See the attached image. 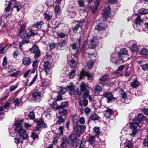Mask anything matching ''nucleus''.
Masks as SVG:
<instances>
[{"label":"nucleus","instance_id":"nucleus-64","mask_svg":"<svg viewBox=\"0 0 148 148\" xmlns=\"http://www.w3.org/2000/svg\"><path fill=\"white\" fill-rule=\"evenodd\" d=\"M141 66L142 67V69L143 71H146L148 70V64L141 65Z\"/></svg>","mask_w":148,"mask_h":148},{"label":"nucleus","instance_id":"nucleus-22","mask_svg":"<svg viewBox=\"0 0 148 148\" xmlns=\"http://www.w3.org/2000/svg\"><path fill=\"white\" fill-rule=\"evenodd\" d=\"M40 50L39 48L36 45H34L29 51L32 53H34Z\"/></svg>","mask_w":148,"mask_h":148},{"label":"nucleus","instance_id":"nucleus-46","mask_svg":"<svg viewBox=\"0 0 148 148\" xmlns=\"http://www.w3.org/2000/svg\"><path fill=\"white\" fill-rule=\"evenodd\" d=\"M69 90L70 94L73 95L74 94L76 95L77 93V92H76L75 89L74 88H72L69 89Z\"/></svg>","mask_w":148,"mask_h":148},{"label":"nucleus","instance_id":"nucleus-4","mask_svg":"<svg viewBox=\"0 0 148 148\" xmlns=\"http://www.w3.org/2000/svg\"><path fill=\"white\" fill-rule=\"evenodd\" d=\"M79 118L77 116H75L73 118V130L77 133L79 135L83 133V131L86 129V127L84 125H81L77 123L78 121Z\"/></svg>","mask_w":148,"mask_h":148},{"label":"nucleus","instance_id":"nucleus-42","mask_svg":"<svg viewBox=\"0 0 148 148\" xmlns=\"http://www.w3.org/2000/svg\"><path fill=\"white\" fill-rule=\"evenodd\" d=\"M68 106V102L67 101H62L61 102L60 105L58 106L59 109L61 108H64L67 106Z\"/></svg>","mask_w":148,"mask_h":148},{"label":"nucleus","instance_id":"nucleus-15","mask_svg":"<svg viewBox=\"0 0 148 148\" xmlns=\"http://www.w3.org/2000/svg\"><path fill=\"white\" fill-rule=\"evenodd\" d=\"M21 38L23 39V41H25L26 43L29 42V40L30 38L29 35L26 33H24L20 35Z\"/></svg>","mask_w":148,"mask_h":148},{"label":"nucleus","instance_id":"nucleus-14","mask_svg":"<svg viewBox=\"0 0 148 148\" xmlns=\"http://www.w3.org/2000/svg\"><path fill=\"white\" fill-rule=\"evenodd\" d=\"M117 55L115 53L112 54L111 56L110 59L111 61L115 64L119 63L121 61V60H119L118 58H117Z\"/></svg>","mask_w":148,"mask_h":148},{"label":"nucleus","instance_id":"nucleus-31","mask_svg":"<svg viewBox=\"0 0 148 148\" xmlns=\"http://www.w3.org/2000/svg\"><path fill=\"white\" fill-rule=\"evenodd\" d=\"M52 14L51 13H46L45 14V18L47 20V21H50L52 18Z\"/></svg>","mask_w":148,"mask_h":148},{"label":"nucleus","instance_id":"nucleus-52","mask_svg":"<svg viewBox=\"0 0 148 148\" xmlns=\"http://www.w3.org/2000/svg\"><path fill=\"white\" fill-rule=\"evenodd\" d=\"M91 112V110L88 107H86L85 108L84 113L87 115H89Z\"/></svg>","mask_w":148,"mask_h":148},{"label":"nucleus","instance_id":"nucleus-10","mask_svg":"<svg viewBox=\"0 0 148 148\" xmlns=\"http://www.w3.org/2000/svg\"><path fill=\"white\" fill-rule=\"evenodd\" d=\"M113 111L109 108L107 107L106 109L104 111V114L106 119H109L110 116L113 113Z\"/></svg>","mask_w":148,"mask_h":148},{"label":"nucleus","instance_id":"nucleus-35","mask_svg":"<svg viewBox=\"0 0 148 148\" xmlns=\"http://www.w3.org/2000/svg\"><path fill=\"white\" fill-rule=\"evenodd\" d=\"M54 11L56 15H58L61 13V10L60 9V7L57 5H55Z\"/></svg>","mask_w":148,"mask_h":148},{"label":"nucleus","instance_id":"nucleus-48","mask_svg":"<svg viewBox=\"0 0 148 148\" xmlns=\"http://www.w3.org/2000/svg\"><path fill=\"white\" fill-rule=\"evenodd\" d=\"M86 140L84 138H83L81 141L79 148H84L85 146Z\"/></svg>","mask_w":148,"mask_h":148},{"label":"nucleus","instance_id":"nucleus-53","mask_svg":"<svg viewBox=\"0 0 148 148\" xmlns=\"http://www.w3.org/2000/svg\"><path fill=\"white\" fill-rule=\"evenodd\" d=\"M125 68V66L124 65H121L119 66L117 69V71H115L114 73H117L118 71H122Z\"/></svg>","mask_w":148,"mask_h":148},{"label":"nucleus","instance_id":"nucleus-59","mask_svg":"<svg viewBox=\"0 0 148 148\" xmlns=\"http://www.w3.org/2000/svg\"><path fill=\"white\" fill-rule=\"evenodd\" d=\"M26 43L25 41H22L20 42L19 44V48L21 51H22L23 48L22 47L23 45L24 44Z\"/></svg>","mask_w":148,"mask_h":148},{"label":"nucleus","instance_id":"nucleus-21","mask_svg":"<svg viewBox=\"0 0 148 148\" xmlns=\"http://www.w3.org/2000/svg\"><path fill=\"white\" fill-rule=\"evenodd\" d=\"M22 63L24 65H29L31 63L30 58L25 57H24Z\"/></svg>","mask_w":148,"mask_h":148},{"label":"nucleus","instance_id":"nucleus-41","mask_svg":"<svg viewBox=\"0 0 148 148\" xmlns=\"http://www.w3.org/2000/svg\"><path fill=\"white\" fill-rule=\"evenodd\" d=\"M28 34L29 35L30 37L31 36H34V35L38 34L37 31L35 30L30 29L28 32Z\"/></svg>","mask_w":148,"mask_h":148},{"label":"nucleus","instance_id":"nucleus-34","mask_svg":"<svg viewBox=\"0 0 148 148\" xmlns=\"http://www.w3.org/2000/svg\"><path fill=\"white\" fill-rule=\"evenodd\" d=\"M139 84V83L136 79L134 80L133 82H131L130 84V86L133 88H136V87Z\"/></svg>","mask_w":148,"mask_h":148},{"label":"nucleus","instance_id":"nucleus-51","mask_svg":"<svg viewBox=\"0 0 148 148\" xmlns=\"http://www.w3.org/2000/svg\"><path fill=\"white\" fill-rule=\"evenodd\" d=\"M34 53L35 54L34 57L35 59H37L39 58L40 56L41 53L40 50Z\"/></svg>","mask_w":148,"mask_h":148},{"label":"nucleus","instance_id":"nucleus-13","mask_svg":"<svg viewBox=\"0 0 148 148\" xmlns=\"http://www.w3.org/2000/svg\"><path fill=\"white\" fill-rule=\"evenodd\" d=\"M49 104L52 106L53 108H55L56 109H59V106L57 104L56 101L53 99H51L48 101Z\"/></svg>","mask_w":148,"mask_h":148},{"label":"nucleus","instance_id":"nucleus-20","mask_svg":"<svg viewBox=\"0 0 148 148\" xmlns=\"http://www.w3.org/2000/svg\"><path fill=\"white\" fill-rule=\"evenodd\" d=\"M44 63L43 66L45 69L44 71L46 75H47L48 74V73L46 69H49L50 67L51 66V64L48 61H45L44 62Z\"/></svg>","mask_w":148,"mask_h":148},{"label":"nucleus","instance_id":"nucleus-44","mask_svg":"<svg viewBox=\"0 0 148 148\" xmlns=\"http://www.w3.org/2000/svg\"><path fill=\"white\" fill-rule=\"evenodd\" d=\"M66 139L65 138H62V142L61 144L60 148H64L66 146Z\"/></svg>","mask_w":148,"mask_h":148},{"label":"nucleus","instance_id":"nucleus-56","mask_svg":"<svg viewBox=\"0 0 148 148\" xmlns=\"http://www.w3.org/2000/svg\"><path fill=\"white\" fill-rule=\"evenodd\" d=\"M57 45V44L55 43H53L51 44H50L49 45V47L50 48V50H52L56 48Z\"/></svg>","mask_w":148,"mask_h":148},{"label":"nucleus","instance_id":"nucleus-33","mask_svg":"<svg viewBox=\"0 0 148 148\" xmlns=\"http://www.w3.org/2000/svg\"><path fill=\"white\" fill-rule=\"evenodd\" d=\"M14 7L16 8L17 11H19L22 9V6L20 3L16 2L15 5H14Z\"/></svg>","mask_w":148,"mask_h":148},{"label":"nucleus","instance_id":"nucleus-19","mask_svg":"<svg viewBox=\"0 0 148 148\" xmlns=\"http://www.w3.org/2000/svg\"><path fill=\"white\" fill-rule=\"evenodd\" d=\"M41 93L37 91H34L32 94V96L34 99H38L41 98Z\"/></svg>","mask_w":148,"mask_h":148},{"label":"nucleus","instance_id":"nucleus-63","mask_svg":"<svg viewBox=\"0 0 148 148\" xmlns=\"http://www.w3.org/2000/svg\"><path fill=\"white\" fill-rule=\"evenodd\" d=\"M31 136V137L34 140L37 138L38 137V135L35 133L34 132H32Z\"/></svg>","mask_w":148,"mask_h":148},{"label":"nucleus","instance_id":"nucleus-16","mask_svg":"<svg viewBox=\"0 0 148 148\" xmlns=\"http://www.w3.org/2000/svg\"><path fill=\"white\" fill-rule=\"evenodd\" d=\"M37 125L34 129L35 131H39L41 130L42 129L41 125L43 123V120L42 119L37 121Z\"/></svg>","mask_w":148,"mask_h":148},{"label":"nucleus","instance_id":"nucleus-7","mask_svg":"<svg viewBox=\"0 0 148 148\" xmlns=\"http://www.w3.org/2000/svg\"><path fill=\"white\" fill-rule=\"evenodd\" d=\"M110 8L109 6L106 8L104 10H102L101 12L102 14L103 15V21L106 22L107 19V16L110 15Z\"/></svg>","mask_w":148,"mask_h":148},{"label":"nucleus","instance_id":"nucleus-36","mask_svg":"<svg viewBox=\"0 0 148 148\" xmlns=\"http://www.w3.org/2000/svg\"><path fill=\"white\" fill-rule=\"evenodd\" d=\"M59 113L63 116L66 115L67 114L66 110L65 109L61 108L59 109Z\"/></svg>","mask_w":148,"mask_h":148},{"label":"nucleus","instance_id":"nucleus-49","mask_svg":"<svg viewBox=\"0 0 148 148\" xmlns=\"http://www.w3.org/2000/svg\"><path fill=\"white\" fill-rule=\"evenodd\" d=\"M38 60H36L34 61L33 62L32 66L34 70L37 69L38 66Z\"/></svg>","mask_w":148,"mask_h":148},{"label":"nucleus","instance_id":"nucleus-54","mask_svg":"<svg viewBox=\"0 0 148 148\" xmlns=\"http://www.w3.org/2000/svg\"><path fill=\"white\" fill-rule=\"evenodd\" d=\"M10 103L9 102H7L3 106V108L5 110V111H7L8 108L10 106Z\"/></svg>","mask_w":148,"mask_h":148},{"label":"nucleus","instance_id":"nucleus-45","mask_svg":"<svg viewBox=\"0 0 148 148\" xmlns=\"http://www.w3.org/2000/svg\"><path fill=\"white\" fill-rule=\"evenodd\" d=\"M58 120L57 122L59 124H60L65 121V119H63L61 116H59L57 117Z\"/></svg>","mask_w":148,"mask_h":148},{"label":"nucleus","instance_id":"nucleus-61","mask_svg":"<svg viewBox=\"0 0 148 148\" xmlns=\"http://www.w3.org/2000/svg\"><path fill=\"white\" fill-rule=\"evenodd\" d=\"M120 97L121 99L125 100L127 97V95L126 93L124 92H122L120 95Z\"/></svg>","mask_w":148,"mask_h":148},{"label":"nucleus","instance_id":"nucleus-32","mask_svg":"<svg viewBox=\"0 0 148 148\" xmlns=\"http://www.w3.org/2000/svg\"><path fill=\"white\" fill-rule=\"evenodd\" d=\"M105 27V26L102 23L98 24L96 27V29L98 31H101L104 29Z\"/></svg>","mask_w":148,"mask_h":148},{"label":"nucleus","instance_id":"nucleus-40","mask_svg":"<svg viewBox=\"0 0 148 148\" xmlns=\"http://www.w3.org/2000/svg\"><path fill=\"white\" fill-rule=\"evenodd\" d=\"M90 119L91 120L96 121L99 119V117L96 114H94L91 115Z\"/></svg>","mask_w":148,"mask_h":148},{"label":"nucleus","instance_id":"nucleus-62","mask_svg":"<svg viewBox=\"0 0 148 148\" xmlns=\"http://www.w3.org/2000/svg\"><path fill=\"white\" fill-rule=\"evenodd\" d=\"M98 8L97 6H95V7L91 6L90 8V10L92 12L95 13L97 11Z\"/></svg>","mask_w":148,"mask_h":148},{"label":"nucleus","instance_id":"nucleus-60","mask_svg":"<svg viewBox=\"0 0 148 148\" xmlns=\"http://www.w3.org/2000/svg\"><path fill=\"white\" fill-rule=\"evenodd\" d=\"M66 42L65 40H63L59 43V45L61 47H64L65 45Z\"/></svg>","mask_w":148,"mask_h":148},{"label":"nucleus","instance_id":"nucleus-50","mask_svg":"<svg viewBox=\"0 0 148 148\" xmlns=\"http://www.w3.org/2000/svg\"><path fill=\"white\" fill-rule=\"evenodd\" d=\"M37 77H38V75H37V73H36V75L35 76H34V77L32 79V81L30 83L29 85V86H32L34 83V82L36 81V80L37 78Z\"/></svg>","mask_w":148,"mask_h":148},{"label":"nucleus","instance_id":"nucleus-6","mask_svg":"<svg viewBox=\"0 0 148 148\" xmlns=\"http://www.w3.org/2000/svg\"><path fill=\"white\" fill-rule=\"evenodd\" d=\"M129 58L128 52L125 49H122L119 53L118 60L123 62H125Z\"/></svg>","mask_w":148,"mask_h":148},{"label":"nucleus","instance_id":"nucleus-3","mask_svg":"<svg viewBox=\"0 0 148 148\" xmlns=\"http://www.w3.org/2000/svg\"><path fill=\"white\" fill-rule=\"evenodd\" d=\"M132 20L135 22L134 27L139 32L143 30L141 24L143 23V20L141 18L140 16L138 14H134L132 16Z\"/></svg>","mask_w":148,"mask_h":148},{"label":"nucleus","instance_id":"nucleus-24","mask_svg":"<svg viewBox=\"0 0 148 148\" xmlns=\"http://www.w3.org/2000/svg\"><path fill=\"white\" fill-rule=\"evenodd\" d=\"M124 147L127 148H132V141H126L124 144Z\"/></svg>","mask_w":148,"mask_h":148},{"label":"nucleus","instance_id":"nucleus-47","mask_svg":"<svg viewBox=\"0 0 148 148\" xmlns=\"http://www.w3.org/2000/svg\"><path fill=\"white\" fill-rule=\"evenodd\" d=\"M75 71L74 70H72L69 72V74L67 75L70 78H71L75 76Z\"/></svg>","mask_w":148,"mask_h":148},{"label":"nucleus","instance_id":"nucleus-23","mask_svg":"<svg viewBox=\"0 0 148 148\" xmlns=\"http://www.w3.org/2000/svg\"><path fill=\"white\" fill-rule=\"evenodd\" d=\"M44 24V23L42 21L38 22L35 23L33 25V26L36 28H40Z\"/></svg>","mask_w":148,"mask_h":148},{"label":"nucleus","instance_id":"nucleus-17","mask_svg":"<svg viewBox=\"0 0 148 148\" xmlns=\"http://www.w3.org/2000/svg\"><path fill=\"white\" fill-rule=\"evenodd\" d=\"M80 90L83 92L89 88V85L88 84H86L83 82H82L80 84Z\"/></svg>","mask_w":148,"mask_h":148},{"label":"nucleus","instance_id":"nucleus-8","mask_svg":"<svg viewBox=\"0 0 148 148\" xmlns=\"http://www.w3.org/2000/svg\"><path fill=\"white\" fill-rule=\"evenodd\" d=\"M83 76L87 77L89 80H91L93 79L92 76L86 72L84 69H82L81 72L79 79L80 80L83 79Z\"/></svg>","mask_w":148,"mask_h":148},{"label":"nucleus","instance_id":"nucleus-12","mask_svg":"<svg viewBox=\"0 0 148 148\" xmlns=\"http://www.w3.org/2000/svg\"><path fill=\"white\" fill-rule=\"evenodd\" d=\"M98 42L97 37L94 36L93 37L91 40V42L90 44V48L92 49L95 48Z\"/></svg>","mask_w":148,"mask_h":148},{"label":"nucleus","instance_id":"nucleus-43","mask_svg":"<svg viewBox=\"0 0 148 148\" xmlns=\"http://www.w3.org/2000/svg\"><path fill=\"white\" fill-rule=\"evenodd\" d=\"M140 54L141 55H146L148 54V50L145 49H143L140 52Z\"/></svg>","mask_w":148,"mask_h":148},{"label":"nucleus","instance_id":"nucleus-38","mask_svg":"<svg viewBox=\"0 0 148 148\" xmlns=\"http://www.w3.org/2000/svg\"><path fill=\"white\" fill-rule=\"evenodd\" d=\"M69 63L71 66L73 68L76 67L77 65V62L73 60H70L69 62Z\"/></svg>","mask_w":148,"mask_h":148},{"label":"nucleus","instance_id":"nucleus-39","mask_svg":"<svg viewBox=\"0 0 148 148\" xmlns=\"http://www.w3.org/2000/svg\"><path fill=\"white\" fill-rule=\"evenodd\" d=\"M138 12L140 14L145 15L148 13V10L142 8Z\"/></svg>","mask_w":148,"mask_h":148},{"label":"nucleus","instance_id":"nucleus-2","mask_svg":"<svg viewBox=\"0 0 148 148\" xmlns=\"http://www.w3.org/2000/svg\"><path fill=\"white\" fill-rule=\"evenodd\" d=\"M145 117L142 114H139L138 115L137 118L134 119L133 122L130 123V127L132 129V132L130 134V135L132 137L135 136L137 133L136 128L137 125L140 126V122L144 121Z\"/></svg>","mask_w":148,"mask_h":148},{"label":"nucleus","instance_id":"nucleus-28","mask_svg":"<svg viewBox=\"0 0 148 148\" xmlns=\"http://www.w3.org/2000/svg\"><path fill=\"white\" fill-rule=\"evenodd\" d=\"M131 50L134 52H137L138 51V47L137 45L133 43L131 47Z\"/></svg>","mask_w":148,"mask_h":148},{"label":"nucleus","instance_id":"nucleus-58","mask_svg":"<svg viewBox=\"0 0 148 148\" xmlns=\"http://www.w3.org/2000/svg\"><path fill=\"white\" fill-rule=\"evenodd\" d=\"M66 89L65 88H61L60 90L58 91V93L61 95H64L65 93Z\"/></svg>","mask_w":148,"mask_h":148},{"label":"nucleus","instance_id":"nucleus-25","mask_svg":"<svg viewBox=\"0 0 148 148\" xmlns=\"http://www.w3.org/2000/svg\"><path fill=\"white\" fill-rule=\"evenodd\" d=\"M102 91V88L100 86L98 85L95 86L94 91L95 93L98 94L101 92Z\"/></svg>","mask_w":148,"mask_h":148},{"label":"nucleus","instance_id":"nucleus-29","mask_svg":"<svg viewBox=\"0 0 148 148\" xmlns=\"http://www.w3.org/2000/svg\"><path fill=\"white\" fill-rule=\"evenodd\" d=\"M94 133L96 136L99 135L100 133V129L99 127H95L93 129Z\"/></svg>","mask_w":148,"mask_h":148},{"label":"nucleus","instance_id":"nucleus-30","mask_svg":"<svg viewBox=\"0 0 148 148\" xmlns=\"http://www.w3.org/2000/svg\"><path fill=\"white\" fill-rule=\"evenodd\" d=\"M13 101L15 105L17 106L21 105L22 103V102L21 99L19 100L17 98L14 99Z\"/></svg>","mask_w":148,"mask_h":148},{"label":"nucleus","instance_id":"nucleus-27","mask_svg":"<svg viewBox=\"0 0 148 148\" xmlns=\"http://www.w3.org/2000/svg\"><path fill=\"white\" fill-rule=\"evenodd\" d=\"M6 3H8V5H10L11 8L14 7V5L16 3V0H5Z\"/></svg>","mask_w":148,"mask_h":148},{"label":"nucleus","instance_id":"nucleus-11","mask_svg":"<svg viewBox=\"0 0 148 148\" xmlns=\"http://www.w3.org/2000/svg\"><path fill=\"white\" fill-rule=\"evenodd\" d=\"M78 42L79 44V46H78L77 44H76L75 42L73 43L71 45V46L73 50H77L75 52V55H76L77 54L79 53V47L81 44V41L80 39L78 40Z\"/></svg>","mask_w":148,"mask_h":148},{"label":"nucleus","instance_id":"nucleus-26","mask_svg":"<svg viewBox=\"0 0 148 148\" xmlns=\"http://www.w3.org/2000/svg\"><path fill=\"white\" fill-rule=\"evenodd\" d=\"M88 104V101L86 99H84L83 100H81L79 101V104L81 106H86Z\"/></svg>","mask_w":148,"mask_h":148},{"label":"nucleus","instance_id":"nucleus-1","mask_svg":"<svg viewBox=\"0 0 148 148\" xmlns=\"http://www.w3.org/2000/svg\"><path fill=\"white\" fill-rule=\"evenodd\" d=\"M23 122L22 120H19L16 121L14 123L15 132L19 134L14 138L15 142L16 144L22 143L23 139H27L28 136L27 133L21 126Z\"/></svg>","mask_w":148,"mask_h":148},{"label":"nucleus","instance_id":"nucleus-5","mask_svg":"<svg viewBox=\"0 0 148 148\" xmlns=\"http://www.w3.org/2000/svg\"><path fill=\"white\" fill-rule=\"evenodd\" d=\"M77 137V134L75 133L71 134L68 138V143L71 144L73 146H77L79 143V141Z\"/></svg>","mask_w":148,"mask_h":148},{"label":"nucleus","instance_id":"nucleus-57","mask_svg":"<svg viewBox=\"0 0 148 148\" xmlns=\"http://www.w3.org/2000/svg\"><path fill=\"white\" fill-rule=\"evenodd\" d=\"M95 141V137L93 136L90 137L89 138V142L91 144L94 143Z\"/></svg>","mask_w":148,"mask_h":148},{"label":"nucleus","instance_id":"nucleus-55","mask_svg":"<svg viewBox=\"0 0 148 148\" xmlns=\"http://www.w3.org/2000/svg\"><path fill=\"white\" fill-rule=\"evenodd\" d=\"M5 6L6 7L5 10L6 12L10 11L12 9L11 7H10V5H8V3H5Z\"/></svg>","mask_w":148,"mask_h":148},{"label":"nucleus","instance_id":"nucleus-18","mask_svg":"<svg viewBox=\"0 0 148 148\" xmlns=\"http://www.w3.org/2000/svg\"><path fill=\"white\" fill-rule=\"evenodd\" d=\"M108 77L109 76L107 75L103 76L102 77L99 78L100 82L99 83L101 85H105V82L107 81Z\"/></svg>","mask_w":148,"mask_h":148},{"label":"nucleus","instance_id":"nucleus-9","mask_svg":"<svg viewBox=\"0 0 148 148\" xmlns=\"http://www.w3.org/2000/svg\"><path fill=\"white\" fill-rule=\"evenodd\" d=\"M103 95L104 97L107 98L108 103L114 101L116 99V98L113 97L112 93L110 92L104 93L103 94Z\"/></svg>","mask_w":148,"mask_h":148},{"label":"nucleus","instance_id":"nucleus-37","mask_svg":"<svg viewBox=\"0 0 148 148\" xmlns=\"http://www.w3.org/2000/svg\"><path fill=\"white\" fill-rule=\"evenodd\" d=\"M26 28L25 26V25H22L21 27V28L19 31L18 35L22 34L25 32V29Z\"/></svg>","mask_w":148,"mask_h":148}]
</instances>
